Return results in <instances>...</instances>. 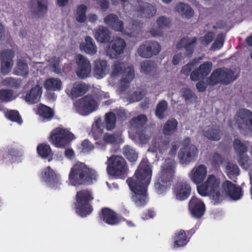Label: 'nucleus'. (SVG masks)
Returning <instances> with one entry per match:
<instances>
[{"label":"nucleus","mask_w":252,"mask_h":252,"mask_svg":"<svg viewBox=\"0 0 252 252\" xmlns=\"http://www.w3.org/2000/svg\"><path fill=\"white\" fill-rule=\"evenodd\" d=\"M152 175L151 165L147 160H143L140 163L134 175L127 180L128 186L133 192V201L137 206L144 205L148 201L147 188L150 184Z\"/></svg>","instance_id":"f257e3e1"},{"label":"nucleus","mask_w":252,"mask_h":252,"mask_svg":"<svg viewBox=\"0 0 252 252\" xmlns=\"http://www.w3.org/2000/svg\"><path fill=\"white\" fill-rule=\"evenodd\" d=\"M95 171L89 168L85 163L77 162L71 167L68 180L73 186L91 184L97 179Z\"/></svg>","instance_id":"f03ea898"},{"label":"nucleus","mask_w":252,"mask_h":252,"mask_svg":"<svg viewBox=\"0 0 252 252\" xmlns=\"http://www.w3.org/2000/svg\"><path fill=\"white\" fill-rule=\"evenodd\" d=\"M138 140L140 145H145L149 143L148 151L156 153H162L165 151L169 142L168 138L156 136L153 131L148 129L139 133Z\"/></svg>","instance_id":"7ed1b4c3"},{"label":"nucleus","mask_w":252,"mask_h":252,"mask_svg":"<svg viewBox=\"0 0 252 252\" xmlns=\"http://www.w3.org/2000/svg\"><path fill=\"white\" fill-rule=\"evenodd\" d=\"M220 180L214 175H209L206 180L197 186V191L202 196H209L214 203H219L223 198V192L220 188Z\"/></svg>","instance_id":"20e7f679"},{"label":"nucleus","mask_w":252,"mask_h":252,"mask_svg":"<svg viewBox=\"0 0 252 252\" xmlns=\"http://www.w3.org/2000/svg\"><path fill=\"white\" fill-rule=\"evenodd\" d=\"M121 74H122V78L118 92L120 94H123L126 92L129 83L134 77L133 66L120 61L115 62L111 66L110 77L112 78H116Z\"/></svg>","instance_id":"39448f33"},{"label":"nucleus","mask_w":252,"mask_h":252,"mask_svg":"<svg viewBox=\"0 0 252 252\" xmlns=\"http://www.w3.org/2000/svg\"><path fill=\"white\" fill-rule=\"evenodd\" d=\"M176 167V162L172 159L166 160L161 166L155 184V189L158 194H162L166 191L174 176Z\"/></svg>","instance_id":"423d86ee"},{"label":"nucleus","mask_w":252,"mask_h":252,"mask_svg":"<svg viewBox=\"0 0 252 252\" xmlns=\"http://www.w3.org/2000/svg\"><path fill=\"white\" fill-rule=\"evenodd\" d=\"M94 199V194L90 190L83 189L77 191L75 202L77 214L81 217H86L90 214L93 210L90 202Z\"/></svg>","instance_id":"0eeeda50"},{"label":"nucleus","mask_w":252,"mask_h":252,"mask_svg":"<svg viewBox=\"0 0 252 252\" xmlns=\"http://www.w3.org/2000/svg\"><path fill=\"white\" fill-rule=\"evenodd\" d=\"M126 0H111V2L113 4L116 5H118L119 1H121L124 3V9L127 11L131 10V9H130L129 7H131L132 5H133L132 6L133 10L137 11L139 13V14L143 17L150 18L154 16L156 13V8L151 4L144 2L142 1H137L136 3H127L126 4L125 3Z\"/></svg>","instance_id":"6e6552de"},{"label":"nucleus","mask_w":252,"mask_h":252,"mask_svg":"<svg viewBox=\"0 0 252 252\" xmlns=\"http://www.w3.org/2000/svg\"><path fill=\"white\" fill-rule=\"evenodd\" d=\"M74 138V135L68 129L58 127L52 130L49 141L56 147L63 148Z\"/></svg>","instance_id":"1a4fd4ad"},{"label":"nucleus","mask_w":252,"mask_h":252,"mask_svg":"<svg viewBox=\"0 0 252 252\" xmlns=\"http://www.w3.org/2000/svg\"><path fill=\"white\" fill-rule=\"evenodd\" d=\"M199 151L194 145L191 143L190 139L186 138L183 147L178 154L179 161L183 164H188L194 161L198 157Z\"/></svg>","instance_id":"9d476101"},{"label":"nucleus","mask_w":252,"mask_h":252,"mask_svg":"<svg viewBox=\"0 0 252 252\" xmlns=\"http://www.w3.org/2000/svg\"><path fill=\"white\" fill-rule=\"evenodd\" d=\"M106 164L107 172L112 176L120 177L127 170L126 161L121 156H111L108 158Z\"/></svg>","instance_id":"9b49d317"},{"label":"nucleus","mask_w":252,"mask_h":252,"mask_svg":"<svg viewBox=\"0 0 252 252\" xmlns=\"http://www.w3.org/2000/svg\"><path fill=\"white\" fill-rule=\"evenodd\" d=\"M235 79L236 77L232 70L226 68H219L212 72L208 78L207 82L209 85L214 86L220 83L227 84Z\"/></svg>","instance_id":"f8f14e48"},{"label":"nucleus","mask_w":252,"mask_h":252,"mask_svg":"<svg viewBox=\"0 0 252 252\" xmlns=\"http://www.w3.org/2000/svg\"><path fill=\"white\" fill-rule=\"evenodd\" d=\"M74 107L78 113L86 116L95 111L98 104L92 96L86 95L77 100Z\"/></svg>","instance_id":"ddd939ff"},{"label":"nucleus","mask_w":252,"mask_h":252,"mask_svg":"<svg viewBox=\"0 0 252 252\" xmlns=\"http://www.w3.org/2000/svg\"><path fill=\"white\" fill-rule=\"evenodd\" d=\"M235 124L242 130L252 131V112L243 109L240 110L235 117Z\"/></svg>","instance_id":"4468645a"},{"label":"nucleus","mask_w":252,"mask_h":252,"mask_svg":"<svg viewBox=\"0 0 252 252\" xmlns=\"http://www.w3.org/2000/svg\"><path fill=\"white\" fill-rule=\"evenodd\" d=\"M126 44L125 40L119 37H114L109 44L105 52L110 58H117L123 54Z\"/></svg>","instance_id":"2eb2a0df"},{"label":"nucleus","mask_w":252,"mask_h":252,"mask_svg":"<svg viewBox=\"0 0 252 252\" xmlns=\"http://www.w3.org/2000/svg\"><path fill=\"white\" fill-rule=\"evenodd\" d=\"M41 179L50 188L57 189L61 185L60 176L50 166L45 168L41 173Z\"/></svg>","instance_id":"dca6fc26"},{"label":"nucleus","mask_w":252,"mask_h":252,"mask_svg":"<svg viewBox=\"0 0 252 252\" xmlns=\"http://www.w3.org/2000/svg\"><path fill=\"white\" fill-rule=\"evenodd\" d=\"M111 28L116 31L121 32L129 36L133 37H137L140 32V27L135 25L133 22L125 28L123 22L120 20L118 17Z\"/></svg>","instance_id":"f3484780"},{"label":"nucleus","mask_w":252,"mask_h":252,"mask_svg":"<svg viewBox=\"0 0 252 252\" xmlns=\"http://www.w3.org/2000/svg\"><path fill=\"white\" fill-rule=\"evenodd\" d=\"M172 190L174 197L177 200L183 201L190 195L191 187L187 181L180 180L174 185Z\"/></svg>","instance_id":"a211bd4d"},{"label":"nucleus","mask_w":252,"mask_h":252,"mask_svg":"<svg viewBox=\"0 0 252 252\" xmlns=\"http://www.w3.org/2000/svg\"><path fill=\"white\" fill-rule=\"evenodd\" d=\"M75 60L77 76L80 78L88 77L92 70V66L89 60L87 57L79 54L76 56Z\"/></svg>","instance_id":"6ab92c4d"},{"label":"nucleus","mask_w":252,"mask_h":252,"mask_svg":"<svg viewBox=\"0 0 252 252\" xmlns=\"http://www.w3.org/2000/svg\"><path fill=\"white\" fill-rule=\"evenodd\" d=\"M89 86L84 83L79 82L69 84L66 86L65 92L67 95L72 99L79 97L89 90Z\"/></svg>","instance_id":"aec40b11"},{"label":"nucleus","mask_w":252,"mask_h":252,"mask_svg":"<svg viewBox=\"0 0 252 252\" xmlns=\"http://www.w3.org/2000/svg\"><path fill=\"white\" fill-rule=\"evenodd\" d=\"M160 49V46L158 43L147 42L139 46L137 53L140 56L147 58L158 54Z\"/></svg>","instance_id":"412c9836"},{"label":"nucleus","mask_w":252,"mask_h":252,"mask_svg":"<svg viewBox=\"0 0 252 252\" xmlns=\"http://www.w3.org/2000/svg\"><path fill=\"white\" fill-rule=\"evenodd\" d=\"M207 168L203 164L195 166L188 173L190 181L196 185L202 183L207 177Z\"/></svg>","instance_id":"4be33fe9"},{"label":"nucleus","mask_w":252,"mask_h":252,"mask_svg":"<svg viewBox=\"0 0 252 252\" xmlns=\"http://www.w3.org/2000/svg\"><path fill=\"white\" fill-rule=\"evenodd\" d=\"M221 191L223 192V197L225 195H227L235 200L239 199L242 196L241 189L228 181L223 183Z\"/></svg>","instance_id":"5701e85b"},{"label":"nucleus","mask_w":252,"mask_h":252,"mask_svg":"<svg viewBox=\"0 0 252 252\" xmlns=\"http://www.w3.org/2000/svg\"><path fill=\"white\" fill-rule=\"evenodd\" d=\"M189 209L191 215L196 218L202 217L206 210L203 202L195 196L190 199L189 203Z\"/></svg>","instance_id":"b1692460"},{"label":"nucleus","mask_w":252,"mask_h":252,"mask_svg":"<svg viewBox=\"0 0 252 252\" xmlns=\"http://www.w3.org/2000/svg\"><path fill=\"white\" fill-rule=\"evenodd\" d=\"M94 76L97 79L104 77L109 72V65L105 60L96 59L93 63Z\"/></svg>","instance_id":"393cba45"},{"label":"nucleus","mask_w":252,"mask_h":252,"mask_svg":"<svg viewBox=\"0 0 252 252\" xmlns=\"http://www.w3.org/2000/svg\"><path fill=\"white\" fill-rule=\"evenodd\" d=\"M42 94V82H37V84L27 91L24 99L29 104L37 103Z\"/></svg>","instance_id":"a878e982"},{"label":"nucleus","mask_w":252,"mask_h":252,"mask_svg":"<svg viewBox=\"0 0 252 252\" xmlns=\"http://www.w3.org/2000/svg\"><path fill=\"white\" fill-rule=\"evenodd\" d=\"M212 66V63L210 62L204 63L200 65L197 69L192 72L190 74V79L193 81H196L201 78H204L209 74Z\"/></svg>","instance_id":"bb28decb"},{"label":"nucleus","mask_w":252,"mask_h":252,"mask_svg":"<svg viewBox=\"0 0 252 252\" xmlns=\"http://www.w3.org/2000/svg\"><path fill=\"white\" fill-rule=\"evenodd\" d=\"M200 132L207 139L214 141L219 140L221 136L220 130L211 126L209 122L201 126Z\"/></svg>","instance_id":"cd10ccee"},{"label":"nucleus","mask_w":252,"mask_h":252,"mask_svg":"<svg viewBox=\"0 0 252 252\" xmlns=\"http://www.w3.org/2000/svg\"><path fill=\"white\" fill-rule=\"evenodd\" d=\"M14 56V54L11 50L1 53V72L3 74H7L11 71L13 66L12 59Z\"/></svg>","instance_id":"c85d7f7f"},{"label":"nucleus","mask_w":252,"mask_h":252,"mask_svg":"<svg viewBox=\"0 0 252 252\" xmlns=\"http://www.w3.org/2000/svg\"><path fill=\"white\" fill-rule=\"evenodd\" d=\"M100 217L101 220L110 225L116 224L121 221L120 218L117 214L108 208L102 210Z\"/></svg>","instance_id":"c756f323"},{"label":"nucleus","mask_w":252,"mask_h":252,"mask_svg":"<svg viewBox=\"0 0 252 252\" xmlns=\"http://www.w3.org/2000/svg\"><path fill=\"white\" fill-rule=\"evenodd\" d=\"M174 11L183 18L189 19L194 15V10L188 4L180 2L174 7Z\"/></svg>","instance_id":"7c9ffc66"},{"label":"nucleus","mask_w":252,"mask_h":252,"mask_svg":"<svg viewBox=\"0 0 252 252\" xmlns=\"http://www.w3.org/2000/svg\"><path fill=\"white\" fill-rule=\"evenodd\" d=\"M80 49L90 55H95L97 51V47L93 39L90 36H86L85 41L80 45Z\"/></svg>","instance_id":"2f4dec72"},{"label":"nucleus","mask_w":252,"mask_h":252,"mask_svg":"<svg viewBox=\"0 0 252 252\" xmlns=\"http://www.w3.org/2000/svg\"><path fill=\"white\" fill-rule=\"evenodd\" d=\"M31 9L33 13L38 17L46 12L47 9V0H32Z\"/></svg>","instance_id":"473e14b6"},{"label":"nucleus","mask_w":252,"mask_h":252,"mask_svg":"<svg viewBox=\"0 0 252 252\" xmlns=\"http://www.w3.org/2000/svg\"><path fill=\"white\" fill-rule=\"evenodd\" d=\"M196 39L195 37L189 38L185 37L182 39L177 45L178 49L185 48L186 50V56L189 57L192 54Z\"/></svg>","instance_id":"72a5a7b5"},{"label":"nucleus","mask_w":252,"mask_h":252,"mask_svg":"<svg viewBox=\"0 0 252 252\" xmlns=\"http://www.w3.org/2000/svg\"><path fill=\"white\" fill-rule=\"evenodd\" d=\"M36 113L39 115L40 120L43 122L50 121L54 115L53 110L43 104L39 105Z\"/></svg>","instance_id":"f704fd0d"},{"label":"nucleus","mask_w":252,"mask_h":252,"mask_svg":"<svg viewBox=\"0 0 252 252\" xmlns=\"http://www.w3.org/2000/svg\"><path fill=\"white\" fill-rule=\"evenodd\" d=\"M94 36L97 41L106 43L110 39V32L107 28L99 26L95 30Z\"/></svg>","instance_id":"c9c22d12"},{"label":"nucleus","mask_w":252,"mask_h":252,"mask_svg":"<svg viewBox=\"0 0 252 252\" xmlns=\"http://www.w3.org/2000/svg\"><path fill=\"white\" fill-rule=\"evenodd\" d=\"M44 86L48 90L60 91L62 88V82L58 78H50L45 81Z\"/></svg>","instance_id":"e433bc0d"},{"label":"nucleus","mask_w":252,"mask_h":252,"mask_svg":"<svg viewBox=\"0 0 252 252\" xmlns=\"http://www.w3.org/2000/svg\"><path fill=\"white\" fill-rule=\"evenodd\" d=\"M178 126L177 121L174 119L168 120L164 124L162 133L165 136H169L173 134L177 130Z\"/></svg>","instance_id":"4c0bfd02"},{"label":"nucleus","mask_w":252,"mask_h":252,"mask_svg":"<svg viewBox=\"0 0 252 252\" xmlns=\"http://www.w3.org/2000/svg\"><path fill=\"white\" fill-rule=\"evenodd\" d=\"M29 72V68L26 60L19 59L17 61L15 74L18 75L26 76Z\"/></svg>","instance_id":"58836bf2"},{"label":"nucleus","mask_w":252,"mask_h":252,"mask_svg":"<svg viewBox=\"0 0 252 252\" xmlns=\"http://www.w3.org/2000/svg\"><path fill=\"white\" fill-rule=\"evenodd\" d=\"M116 116L113 112L105 114L104 119L105 127L107 130H113L116 126Z\"/></svg>","instance_id":"ea45409f"},{"label":"nucleus","mask_w":252,"mask_h":252,"mask_svg":"<svg viewBox=\"0 0 252 252\" xmlns=\"http://www.w3.org/2000/svg\"><path fill=\"white\" fill-rule=\"evenodd\" d=\"M187 243L186 235L184 231L180 230L175 234L174 248L183 247Z\"/></svg>","instance_id":"a19ab883"},{"label":"nucleus","mask_w":252,"mask_h":252,"mask_svg":"<svg viewBox=\"0 0 252 252\" xmlns=\"http://www.w3.org/2000/svg\"><path fill=\"white\" fill-rule=\"evenodd\" d=\"M102 131L103 126H102L101 120L100 118H97L92 125V132L93 136L96 139L101 135Z\"/></svg>","instance_id":"79ce46f5"},{"label":"nucleus","mask_w":252,"mask_h":252,"mask_svg":"<svg viewBox=\"0 0 252 252\" xmlns=\"http://www.w3.org/2000/svg\"><path fill=\"white\" fill-rule=\"evenodd\" d=\"M87 7L84 4L78 5L76 9L75 19L79 23H83L87 19L86 13Z\"/></svg>","instance_id":"37998d69"},{"label":"nucleus","mask_w":252,"mask_h":252,"mask_svg":"<svg viewBox=\"0 0 252 252\" xmlns=\"http://www.w3.org/2000/svg\"><path fill=\"white\" fill-rule=\"evenodd\" d=\"M123 154L130 162L135 161L138 158V153L130 146H125L124 148Z\"/></svg>","instance_id":"c03bdc74"},{"label":"nucleus","mask_w":252,"mask_h":252,"mask_svg":"<svg viewBox=\"0 0 252 252\" xmlns=\"http://www.w3.org/2000/svg\"><path fill=\"white\" fill-rule=\"evenodd\" d=\"M225 171L227 176L232 179L239 174V170L238 166L232 163H228L225 166Z\"/></svg>","instance_id":"a18cd8bd"},{"label":"nucleus","mask_w":252,"mask_h":252,"mask_svg":"<svg viewBox=\"0 0 252 252\" xmlns=\"http://www.w3.org/2000/svg\"><path fill=\"white\" fill-rule=\"evenodd\" d=\"M167 103L164 100H162L157 105L156 111V116L159 119H163L165 117V113L167 108Z\"/></svg>","instance_id":"49530a36"},{"label":"nucleus","mask_w":252,"mask_h":252,"mask_svg":"<svg viewBox=\"0 0 252 252\" xmlns=\"http://www.w3.org/2000/svg\"><path fill=\"white\" fill-rule=\"evenodd\" d=\"M5 117L9 120L21 125L23 121L19 115V112L16 110H7L5 112Z\"/></svg>","instance_id":"de8ad7c7"},{"label":"nucleus","mask_w":252,"mask_h":252,"mask_svg":"<svg viewBox=\"0 0 252 252\" xmlns=\"http://www.w3.org/2000/svg\"><path fill=\"white\" fill-rule=\"evenodd\" d=\"M37 151L39 156L45 158L51 154V149L49 145L41 144L37 147Z\"/></svg>","instance_id":"09e8293b"},{"label":"nucleus","mask_w":252,"mask_h":252,"mask_svg":"<svg viewBox=\"0 0 252 252\" xmlns=\"http://www.w3.org/2000/svg\"><path fill=\"white\" fill-rule=\"evenodd\" d=\"M233 146L236 152L240 156L244 155V154L247 152V145L246 143H242L241 141L236 139L234 141Z\"/></svg>","instance_id":"8fccbe9b"},{"label":"nucleus","mask_w":252,"mask_h":252,"mask_svg":"<svg viewBox=\"0 0 252 252\" xmlns=\"http://www.w3.org/2000/svg\"><path fill=\"white\" fill-rule=\"evenodd\" d=\"M147 121L146 116L140 115L133 118L130 122V125L134 127H139L144 125Z\"/></svg>","instance_id":"3c124183"},{"label":"nucleus","mask_w":252,"mask_h":252,"mask_svg":"<svg viewBox=\"0 0 252 252\" xmlns=\"http://www.w3.org/2000/svg\"><path fill=\"white\" fill-rule=\"evenodd\" d=\"M224 41V35L222 33H218L211 49L212 50H219L223 46Z\"/></svg>","instance_id":"603ef678"},{"label":"nucleus","mask_w":252,"mask_h":252,"mask_svg":"<svg viewBox=\"0 0 252 252\" xmlns=\"http://www.w3.org/2000/svg\"><path fill=\"white\" fill-rule=\"evenodd\" d=\"M121 134H120L114 135L105 133L103 137L104 143L106 144L119 143L121 141Z\"/></svg>","instance_id":"864d4df0"},{"label":"nucleus","mask_w":252,"mask_h":252,"mask_svg":"<svg viewBox=\"0 0 252 252\" xmlns=\"http://www.w3.org/2000/svg\"><path fill=\"white\" fill-rule=\"evenodd\" d=\"M50 70L57 74L61 72V68L59 65V60L56 57L52 58L49 61Z\"/></svg>","instance_id":"5fc2aeb1"},{"label":"nucleus","mask_w":252,"mask_h":252,"mask_svg":"<svg viewBox=\"0 0 252 252\" xmlns=\"http://www.w3.org/2000/svg\"><path fill=\"white\" fill-rule=\"evenodd\" d=\"M15 98L13 92L8 90L0 91V99L3 101H8Z\"/></svg>","instance_id":"6e6d98bb"},{"label":"nucleus","mask_w":252,"mask_h":252,"mask_svg":"<svg viewBox=\"0 0 252 252\" xmlns=\"http://www.w3.org/2000/svg\"><path fill=\"white\" fill-rule=\"evenodd\" d=\"M170 24V20L164 16H160L157 20V26L160 29L168 27Z\"/></svg>","instance_id":"4d7b16f0"},{"label":"nucleus","mask_w":252,"mask_h":252,"mask_svg":"<svg viewBox=\"0 0 252 252\" xmlns=\"http://www.w3.org/2000/svg\"><path fill=\"white\" fill-rule=\"evenodd\" d=\"M153 69L152 63L146 61L142 62L141 64L140 71L145 74H148Z\"/></svg>","instance_id":"13d9d810"},{"label":"nucleus","mask_w":252,"mask_h":252,"mask_svg":"<svg viewBox=\"0 0 252 252\" xmlns=\"http://www.w3.org/2000/svg\"><path fill=\"white\" fill-rule=\"evenodd\" d=\"M238 162L241 167L245 169H248L251 164V160H250L248 157L245 155L240 156Z\"/></svg>","instance_id":"bf43d9fd"},{"label":"nucleus","mask_w":252,"mask_h":252,"mask_svg":"<svg viewBox=\"0 0 252 252\" xmlns=\"http://www.w3.org/2000/svg\"><path fill=\"white\" fill-rule=\"evenodd\" d=\"M214 38L213 32H208L204 36L199 38L200 42L203 45H208L211 42Z\"/></svg>","instance_id":"052dcab7"},{"label":"nucleus","mask_w":252,"mask_h":252,"mask_svg":"<svg viewBox=\"0 0 252 252\" xmlns=\"http://www.w3.org/2000/svg\"><path fill=\"white\" fill-rule=\"evenodd\" d=\"M2 84L8 87H17L20 85V81L15 78H6L2 81Z\"/></svg>","instance_id":"680f3d73"},{"label":"nucleus","mask_w":252,"mask_h":252,"mask_svg":"<svg viewBox=\"0 0 252 252\" xmlns=\"http://www.w3.org/2000/svg\"><path fill=\"white\" fill-rule=\"evenodd\" d=\"M182 95L186 101L190 102L195 99L194 94L189 89H184L182 90Z\"/></svg>","instance_id":"e2e57ef3"},{"label":"nucleus","mask_w":252,"mask_h":252,"mask_svg":"<svg viewBox=\"0 0 252 252\" xmlns=\"http://www.w3.org/2000/svg\"><path fill=\"white\" fill-rule=\"evenodd\" d=\"M7 152L14 158L15 161L17 160L16 158H19L23 155L22 151L14 148H9Z\"/></svg>","instance_id":"0e129e2a"},{"label":"nucleus","mask_w":252,"mask_h":252,"mask_svg":"<svg viewBox=\"0 0 252 252\" xmlns=\"http://www.w3.org/2000/svg\"><path fill=\"white\" fill-rule=\"evenodd\" d=\"M31 66V71L34 74L38 73V71L41 70L42 67L43 63L42 62H32L30 64Z\"/></svg>","instance_id":"69168bd1"},{"label":"nucleus","mask_w":252,"mask_h":252,"mask_svg":"<svg viewBox=\"0 0 252 252\" xmlns=\"http://www.w3.org/2000/svg\"><path fill=\"white\" fill-rule=\"evenodd\" d=\"M117 17L118 16L116 15L110 14L104 18V22L106 25L111 28Z\"/></svg>","instance_id":"338daca9"},{"label":"nucleus","mask_w":252,"mask_h":252,"mask_svg":"<svg viewBox=\"0 0 252 252\" xmlns=\"http://www.w3.org/2000/svg\"><path fill=\"white\" fill-rule=\"evenodd\" d=\"M211 162L213 164L216 166H219L222 163V158L220 155L218 153H214L212 156Z\"/></svg>","instance_id":"774afa93"}]
</instances>
